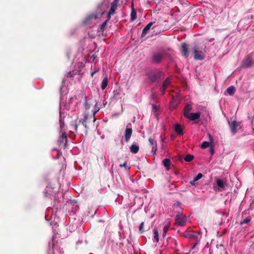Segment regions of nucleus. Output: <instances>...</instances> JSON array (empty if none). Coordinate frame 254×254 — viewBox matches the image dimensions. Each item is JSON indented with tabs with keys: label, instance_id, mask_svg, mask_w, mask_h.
<instances>
[{
	"label": "nucleus",
	"instance_id": "f257e3e1",
	"mask_svg": "<svg viewBox=\"0 0 254 254\" xmlns=\"http://www.w3.org/2000/svg\"><path fill=\"white\" fill-rule=\"evenodd\" d=\"M206 45L195 44L193 48L194 59L195 60H202L205 58Z\"/></svg>",
	"mask_w": 254,
	"mask_h": 254
},
{
	"label": "nucleus",
	"instance_id": "f03ea898",
	"mask_svg": "<svg viewBox=\"0 0 254 254\" xmlns=\"http://www.w3.org/2000/svg\"><path fill=\"white\" fill-rule=\"evenodd\" d=\"M164 76V74L162 71L158 69H155L151 71L148 74V79L151 83H154L159 82L161 77Z\"/></svg>",
	"mask_w": 254,
	"mask_h": 254
},
{
	"label": "nucleus",
	"instance_id": "7ed1b4c3",
	"mask_svg": "<svg viewBox=\"0 0 254 254\" xmlns=\"http://www.w3.org/2000/svg\"><path fill=\"white\" fill-rule=\"evenodd\" d=\"M181 236L186 238L193 240L197 242H199L201 238L200 233L197 231L187 230L184 233H182Z\"/></svg>",
	"mask_w": 254,
	"mask_h": 254
},
{
	"label": "nucleus",
	"instance_id": "20e7f679",
	"mask_svg": "<svg viewBox=\"0 0 254 254\" xmlns=\"http://www.w3.org/2000/svg\"><path fill=\"white\" fill-rule=\"evenodd\" d=\"M88 118V114H85L84 115L83 119L82 120H78L77 119L72 121L70 124L71 127L75 131H77V127L79 124L81 122L82 125L85 128H87L86 121Z\"/></svg>",
	"mask_w": 254,
	"mask_h": 254
},
{
	"label": "nucleus",
	"instance_id": "39448f33",
	"mask_svg": "<svg viewBox=\"0 0 254 254\" xmlns=\"http://www.w3.org/2000/svg\"><path fill=\"white\" fill-rule=\"evenodd\" d=\"M103 6V3H99L97 6V10H96V14H92L86 17V20L87 21V20H90L92 19H97L98 18V15H103L105 12V9L104 8H102Z\"/></svg>",
	"mask_w": 254,
	"mask_h": 254
},
{
	"label": "nucleus",
	"instance_id": "423d86ee",
	"mask_svg": "<svg viewBox=\"0 0 254 254\" xmlns=\"http://www.w3.org/2000/svg\"><path fill=\"white\" fill-rule=\"evenodd\" d=\"M176 225L177 226H185L186 223V217L182 212H179L175 217Z\"/></svg>",
	"mask_w": 254,
	"mask_h": 254
},
{
	"label": "nucleus",
	"instance_id": "0eeeda50",
	"mask_svg": "<svg viewBox=\"0 0 254 254\" xmlns=\"http://www.w3.org/2000/svg\"><path fill=\"white\" fill-rule=\"evenodd\" d=\"M164 57V54L162 53H156L153 54L151 59L152 63L154 64H159L162 61Z\"/></svg>",
	"mask_w": 254,
	"mask_h": 254
},
{
	"label": "nucleus",
	"instance_id": "6e6552de",
	"mask_svg": "<svg viewBox=\"0 0 254 254\" xmlns=\"http://www.w3.org/2000/svg\"><path fill=\"white\" fill-rule=\"evenodd\" d=\"M67 137L66 136V134L65 131L63 132L59 139L58 140L59 146H61L62 144H64V147H67Z\"/></svg>",
	"mask_w": 254,
	"mask_h": 254
},
{
	"label": "nucleus",
	"instance_id": "1a4fd4ad",
	"mask_svg": "<svg viewBox=\"0 0 254 254\" xmlns=\"http://www.w3.org/2000/svg\"><path fill=\"white\" fill-rule=\"evenodd\" d=\"M132 134V129L131 127H128V126L127 127L125 132V140L127 143L128 142Z\"/></svg>",
	"mask_w": 254,
	"mask_h": 254
},
{
	"label": "nucleus",
	"instance_id": "9d476101",
	"mask_svg": "<svg viewBox=\"0 0 254 254\" xmlns=\"http://www.w3.org/2000/svg\"><path fill=\"white\" fill-rule=\"evenodd\" d=\"M200 117V113H191L187 115L185 117L191 121L198 119Z\"/></svg>",
	"mask_w": 254,
	"mask_h": 254
},
{
	"label": "nucleus",
	"instance_id": "9b49d317",
	"mask_svg": "<svg viewBox=\"0 0 254 254\" xmlns=\"http://www.w3.org/2000/svg\"><path fill=\"white\" fill-rule=\"evenodd\" d=\"M148 141L150 145L152 147V151L155 153L157 150V145L155 138L154 137H150L149 138Z\"/></svg>",
	"mask_w": 254,
	"mask_h": 254
},
{
	"label": "nucleus",
	"instance_id": "f8f14e48",
	"mask_svg": "<svg viewBox=\"0 0 254 254\" xmlns=\"http://www.w3.org/2000/svg\"><path fill=\"white\" fill-rule=\"evenodd\" d=\"M181 51L183 56L185 58H188L189 56V49L188 46L186 43H182L181 44Z\"/></svg>",
	"mask_w": 254,
	"mask_h": 254
},
{
	"label": "nucleus",
	"instance_id": "ddd939ff",
	"mask_svg": "<svg viewBox=\"0 0 254 254\" xmlns=\"http://www.w3.org/2000/svg\"><path fill=\"white\" fill-rule=\"evenodd\" d=\"M228 123L232 132L233 134H235L237 131V127L239 126L238 122L236 121H233L232 123H230L229 121Z\"/></svg>",
	"mask_w": 254,
	"mask_h": 254
},
{
	"label": "nucleus",
	"instance_id": "4468645a",
	"mask_svg": "<svg viewBox=\"0 0 254 254\" xmlns=\"http://www.w3.org/2000/svg\"><path fill=\"white\" fill-rule=\"evenodd\" d=\"M152 25H153V22H151L149 23L144 28V29L142 30V34H141V37H143L146 36L147 32L149 30V29H150V28L152 26Z\"/></svg>",
	"mask_w": 254,
	"mask_h": 254
},
{
	"label": "nucleus",
	"instance_id": "2eb2a0df",
	"mask_svg": "<svg viewBox=\"0 0 254 254\" xmlns=\"http://www.w3.org/2000/svg\"><path fill=\"white\" fill-rule=\"evenodd\" d=\"M192 108L191 106L189 104H187L184 109V116L186 117L189 114L191 113L190 111L192 110Z\"/></svg>",
	"mask_w": 254,
	"mask_h": 254
},
{
	"label": "nucleus",
	"instance_id": "dca6fc26",
	"mask_svg": "<svg viewBox=\"0 0 254 254\" xmlns=\"http://www.w3.org/2000/svg\"><path fill=\"white\" fill-rule=\"evenodd\" d=\"M130 151L133 154L137 153L139 151V146L135 143H133L130 147Z\"/></svg>",
	"mask_w": 254,
	"mask_h": 254
},
{
	"label": "nucleus",
	"instance_id": "f3484780",
	"mask_svg": "<svg viewBox=\"0 0 254 254\" xmlns=\"http://www.w3.org/2000/svg\"><path fill=\"white\" fill-rule=\"evenodd\" d=\"M216 182L217 186L220 189H224L225 186L226 185V182L222 180L217 179Z\"/></svg>",
	"mask_w": 254,
	"mask_h": 254
},
{
	"label": "nucleus",
	"instance_id": "a211bd4d",
	"mask_svg": "<svg viewBox=\"0 0 254 254\" xmlns=\"http://www.w3.org/2000/svg\"><path fill=\"white\" fill-rule=\"evenodd\" d=\"M252 64V60L250 59H247L243 61L242 63V66L243 67H250Z\"/></svg>",
	"mask_w": 254,
	"mask_h": 254
},
{
	"label": "nucleus",
	"instance_id": "6ab92c4d",
	"mask_svg": "<svg viewBox=\"0 0 254 254\" xmlns=\"http://www.w3.org/2000/svg\"><path fill=\"white\" fill-rule=\"evenodd\" d=\"M175 131L179 135L183 134V130L179 124H176L174 127Z\"/></svg>",
	"mask_w": 254,
	"mask_h": 254
},
{
	"label": "nucleus",
	"instance_id": "aec40b11",
	"mask_svg": "<svg viewBox=\"0 0 254 254\" xmlns=\"http://www.w3.org/2000/svg\"><path fill=\"white\" fill-rule=\"evenodd\" d=\"M226 91L229 95L233 96L236 92V88L234 86H231L227 88Z\"/></svg>",
	"mask_w": 254,
	"mask_h": 254
},
{
	"label": "nucleus",
	"instance_id": "412c9836",
	"mask_svg": "<svg viewBox=\"0 0 254 254\" xmlns=\"http://www.w3.org/2000/svg\"><path fill=\"white\" fill-rule=\"evenodd\" d=\"M108 79L107 76L103 79L102 82H101V87L102 90L105 89L107 86L108 85Z\"/></svg>",
	"mask_w": 254,
	"mask_h": 254
},
{
	"label": "nucleus",
	"instance_id": "4be33fe9",
	"mask_svg": "<svg viewBox=\"0 0 254 254\" xmlns=\"http://www.w3.org/2000/svg\"><path fill=\"white\" fill-rule=\"evenodd\" d=\"M171 161L169 159L166 158L163 161V164L166 167L167 170L170 169L169 167L170 166Z\"/></svg>",
	"mask_w": 254,
	"mask_h": 254
},
{
	"label": "nucleus",
	"instance_id": "5701e85b",
	"mask_svg": "<svg viewBox=\"0 0 254 254\" xmlns=\"http://www.w3.org/2000/svg\"><path fill=\"white\" fill-rule=\"evenodd\" d=\"M171 79L170 77H167L163 82L162 86L165 87L166 89L170 85Z\"/></svg>",
	"mask_w": 254,
	"mask_h": 254
},
{
	"label": "nucleus",
	"instance_id": "b1692460",
	"mask_svg": "<svg viewBox=\"0 0 254 254\" xmlns=\"http://www.w3.org/2000/svg\"><path fill=\"white\" fill-rule=\"evenodd\" d=\"M136 12L134 8H133L131 11L130 13V20L131 21H134L136 19Z\"/></svg>",
	"mask_w": 254,
	"mask_h": 254
},
{
	"label": "nucleus",
	"instance_id": "393cba45",
	"mask_svg": "<svg viewBox=\"0 0 254 254\" xmlns=\"http://www.w3.org/2000/svg\"><path fill=\"white\" fill-rule=\"evenodd\" d=\"M170 226V224H169L165 225L163 227V234H162V237L163 238H165L166 235L167 233V232L169 229Z\"/></svg>",
	"mask_w": 254,
	"mask_h": 254
},
{
	"label": "nucleus",
	"instance_id": "a878e982",
	"mask_svg": "<svg viewBox=\"0 0 254 254\" xmlns=\"http://www.w3.org/2000/svg\"><path fill=\"white\" fill-rule=\"evenodd\" d=\"M193 158L194 156L192 155L189 154L185 156L184 159L186 162H190L193 160Z\"/></svg>",
	"mask_w": 254,
	"mask_h": 254
},
{
	"label": "nucleus",
	"instance_id": "bb28decb",
	"mask_svg": "<svg viewBox=\"0 0 254 254\" xmlns=\"http://www.w3.org/2000/svg\"><path fill=\"white\" fill-rule=\"evenodd\" d=\"M154 239L158 242L159 241V233L158 230L156 229L154 230Z\"/></svg>",
	"mask_w": 254,
	"mask_h": 254
},
{
	"label": "nucleus",
	"instance_id": "cd10ccee",
	"mask_svg": "<svg viewBox=\"0 0 254 254\" xmlns=\"http://www.w3.org/2000/svg\"><path fill=\"white\" fill-rule=\"evenodd\" d=\"M168 242H170L171 243V245L170 246L171 247H173L174 246H176L177 244V241L175 239H172L171 238H169Z\"/></svg>",
	"mask_w": 254,
	"mask_h": 254
},
{
	"label": "nucleus",
	"instance_id": "c85d7f7f",
	"mask_svg": "<svg viewBox=\"0 0 254 254\" xmlns=\"http://www.w3.org/2000/svg\"><path fill=\"white\" fill-rule=\"evenodd\" d=\"M210 145V143L209 142H207V141H203L201 145V147L202 148H206L207 147H208Z\"/></svg>",
	"mask_w": 254,
	"mask_h": 254
},
{
	"label": "nucleus",
	"instance_id": "c756f323",
	"mask_svg": "<svg viewBox=\"0 0 254 254\" xmlns=\"http://www.w3.org/2000/svg\"><path fill=\"white\" fill-rule=\"evenodd\" d=\"M250 221H251V219L249 218H246L244 220L240 222V224L241 225H243V224H247V223H249L250 222Z\"/></svg>",
	"mask_w": 254,
	"mask_h": 254
},
{
	"label": "nucleus",
	"instance_id": "7c9ffc66",
	"mask_svg": "<svg viewBox=\"0 0 254 254\" xmlns=\"http://www.w3.org/2000/svg\"><path fill=\"white\" fill-rule=\"evenodd\" d=\"M144 222H142L139 227V231L141 233H142L144 232Z\"/></svg>",
	"mask_w": 254,
	"mask_h": 254
},
{
	"label": "nucleus",
	"instance_id": "2f4dec72",
	"mask_svg": "<svg viewBox=\"0 0 254 254\" xmlns=\"http://www.w3.org/2000/svg\"><path fill=\"white\" fill-rule=\"evenodd\" d=\"M84 107L86 110H88L90 108V105L89 103V101L86 100H85Z\"/></svg>",
	"mask_w": 254,
	"mask_h": 254
},
{
	"label": "nucleus",
	"instance_id": "473e14b6",
	"mask_svg": "<svg viewBox=\"0 0 254 254\" xmlns=\"http://www.w3.org/2000/svg\"><path fill=\"white\" fill-rule=\"evenodd\" d=\"M202 177L201 173H198L194 178V181H197Z\"/></svg>",
	"mask_w": 254,
	"mask_h": 254
},
{
	"label": "nucleus",
	"instance_id": "72a5a7b5",
	"mask_svg": "<svg viewBox=\"0 0 254 254\" xmlns=\"http://www.w3.org/2000/svg\"><path fill=\"white\" fill-rule=\"evenodd\" d=\"M108 22L107 21H105L104 22H103L100 26V29L102 31H104L105 29V27L106 26V25L107 24Z\"/></svg>",
	"mask_w": 254,
	"mask_h": 254
},
{
	"label": "nucleus",
	"instance_id": "f704fd0d",
	"mask_svg": "<svg viewBox=\"0 0 254 254\" xmlns=\"http://www.w3.org/2000/svg\"><path fill=\"white\" fill-rule=\"evenodd\" d=\"M99 108H95L94 111L93 112V121L94 122L95 121V115L99 111Z\"/></svg>",
	"mask_w": 254,
	"mask_h": 254
},
{
	"label": "nucleus",
	"instance_id": "c9c22d12",
	"mask_svg": "<svg viewBox=\"0 0 254 254\" xmlns=\"http://www.w3.org/2000/svg\"><path fill=\"white\" fill-rule=\"evenodd\" d=\"M121 168L125 167L126 169H129V168H128L127 166V161H126L124 164H121L120 165Z\"/></svg>",
	"mask_w": 254,
	"mask_h": 254
},
{
	"label": "nucleus",
	"instance_id": "e433bc0d",
	"mask_svg": "<svg viewBox=\"0 0 254 254\" xmlns=\"http://www.w3.org/2000/svg\"><path fill=\"white\" fill-rule=\"evenodd\" d=\"M119 0H114V1L112 2H111V5H113L117 6L119 2Z\"/></svg>",
	"mask_w": 254,
	"mask_h": 254
},
{
	"label": "nucleus",
	"instance_id": "4c0bfd02",
	"mask_svg": "<svg viewBox=\"0 0 254 254\" xmlns=\"http://www.w3.org/2000/svg\"><path fill=\"white\" fill-rule=\"evenodd\" d=\"M166 89L162 86L160 88V91L162 92V94L164 95L165 93Z\"/></svg>",
	"mask_w": 254,
	"mask_h": 254
},
{
	"label": "nucleus",
	"instance_id": "58836bf2",
	"mask_svg": "<svg viewBox=\"0 0 254 254\" xmlns=\"http://www.w3.org/2000/svg\"><path fill=\"white\" fill-rule=\"evenodd\" d=\"M116 10L112 8H110L108 12H109V14H114L115 13Z\"/></svg>",
	"mask_w": 254,
	"mask_h": 254
},
{
	"label": "nucleus",
	"instance_id": "ea45409f",
	"mask_svg": "<svg viewBox=\"0 0 254 254\" xmlns=\"http://www.w3.org/2000/svg\"><path fill=\"white\" fill-rule=\"evenodd\" d=\"M60 127H61V129H62V128L64 127V121L62 120L61 119L60 120Z\"/></svg>",
	"mask_w": 254,
	"mask_h": 254
},
{
	"label": "nucleus",
	"instance_id": "a19ab883",
	"mask_svg": "<svg viewBox=\"0 0 254 254\" xmlns=\"http://www.w3.org/2000/svg\"><path fill=\"white\" fill-rule=\"evenodd\" d=\"M152 109L154 111H157L158 110V108L156 105H152Z\"/></svg>",
	"mask_w": 254,
	"mask_h": 254
},
{
	"label": "nucleus",
	"instance_id": "79ce46f5",
	"mask_svg": "<svg viewBox=\"0 0 254 254\" xmlns=\"http://www.w3.org/2000/svg\"><path fill=\"white\" fill-rule=\"evenodd\" d=\"M112 14H109V12L108 13V14H107V19L106 21H107V22H108L110 18H111V16L112 15Z\"/></svg>",
	"mask_w": 254,
	"mask_h": 254
},
{
	"label": "nucleus",
	"instance_id": "37998d69",
	"mask_svg": "<svg viewBox=\"0 0 254 254\" xmlns=\"http://www.w3.org/2000/svg\"><path fill=\"white\" fill-rule=\"evenodd\" d=\"M180 205H181L180 202H176V203H175L174 204V206H175H175H176V207H180Z\"/></svg>",
	"mask_w": 254,
	"mask_h": 254
},
{
	"label": "nucleus",
	"instance_id": "c03bdc74",
	"mask_svg": "<svg viewBox=\"0 0 254 254\" xmlns=\"http://www.w3.org/2000/svg\"><path fill=\"white\" fill-rule=\"evenodd\" d=\"M97 72V70H94L93 71H92L91 72V75L92 77H93L94 76V75Z\"/></svg>",
	"mask_w": 254,
	"mask_h": 254
},
{
	"label": "nucleus",
	"instance_id": "a18cd8bd",
	"mask_svg": "<svg viewBox=\"0 0 254 254\" xmlns=\"http://www.w3.org/2000/svg\"><path fill=\"white\" fill-rule=\"evenodd\" d=\"M198 242L196 241L195 243L191 247V249H193L194 247L197 245Z\"/></svg>",
	"mask_w": 254,
	"mask_h": 254
},
{
	"label": "nucleus",
	"instance_id": "49530a36",
	"mask_svg": "<svg viewBox=\"0 0 254 254\" xmlns=\"http://www.w3.org/2000/svg\"><path fill=\"white\" fill-rule=\"evenodd\" d=\"M111 7L113 9H115V10H116L117 8V6L113 5H111Z\"/></svg>",
	"mask_w": 254,
	"mask_h": 254
},
{
	"label": "nucleus",
	"instance_id": "de8ad7c7",
	"mask_svg": "<svg viewBox=\"0 0 254 254\" xmlns=\"http://www.w3.org/2000/svg\"><path fill=\"white\" fill-rule=\"evenodd\" d=\"M210 150H211V153L212 154H213L214 153V149L213 147H211L210 148Z\"/></svg>",
	"mask_w": 254,
	"mask_h": 254
},
{
	"label": "nucleus",
	"instance_id": "09e8293b",
	"mask_svg": "<svg viewBox=\"0 0 254 254\" xmlns=\"http://www.w3.org/2000/svg\"><path fill=\"white\" fill-rule=\"evenodd\" d=\"M195 182H196V181H194V179H193L192 181H191V182H190V184H191V185H194L195 184Z\"/></svg>",
	"mask_w": 254,
	"mask_h": 254
},
{
	"label": "nucleus",
	"instance_id": "8fccbe9b",
	"mask_svg": "<svg viewBox=\"0 0 254 254\" xmlns=\"http://www.w3.org/2000/svg\"><path fill=\"white\" fill-rule=\"evenodd\" d=\"M213 40H214V39H213V38L211 39H210V40L207 39V41H208L209 42H211V41H212Z\"/></svg>",
	"mask_w": 254,
	"mask_h": 254
},
{
	"label": "nucleus",
	"instance_id": "3c124183",
	"mask_svg": "<svg viewBox=\"0 0 254 254\" xmlns=\"http://www.w3.org/2000/svg\"><path fill=\"white\" fill-rule=\"evenodd\" d=\"M133 8H134V7H133V3H132L131 4V10L133 9Z\"/></svg>",
	"mask_w": 254,
	"mask_h": 254
},
{
	"label": "nucleus",
	"instance_id": "603ef678",
	"mask_svg": "<svg viewBox=\"0 0 254 254\" xmlns=\"http://www.w3.org/2000/svg\"><path fill=\"white\" fill-rule=\"evenodd\" d=\"M95 106H97V104H98V103L96 101V100L95 101Z\"/></svg>",
	"mask_w": 254,
	"mask_h": 254
},
{
	"label": "nucleus",
	"instance_id": "864d4df0",
	"mask_svg": "<svg viewBox=\"0 0 254 254\" xmlns=\"http://www.w3.org/2000/svg\"><path fill=\"white\" fill-rule=\"evenodd\" d=\"M49 189V188H47V189L45 190H46V192L48 190V189Z\"/></svg>",
	"mask_w": 254,
	"mask_h": 254
}]
</instances>
